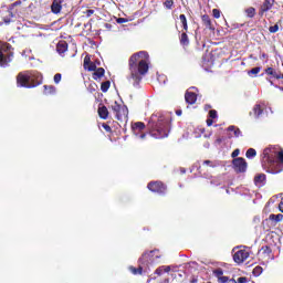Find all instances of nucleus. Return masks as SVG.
<instances>
[{
  "label": "nucleus",
  "instance_id": "obj_1",
  "mask_svg": "<svg viewBox=\"0 0 283 283\" xmlns=\"http://www.w3.org/2000/svg\"><path fill=\"white\" fill-rule=\"evenodd\" d=\"M149 53L147 51H139L134 53L129 59V72L133 85L138 86L144 75L149 72Z\"/></svg>",
  "mask_w": 283,
  "mask_h": 283
},
{
  "label": "nucleus",
  "instance_id": "obj_2",
  "mask_svg": "<svg viewBox=\"0 0 283 283\" xmlns=\"http://www.w3.org/2000/svg\"><path fill=\"white\" fill-rule=\"evenodd\" d=\"M148 135L155 139H164L169 135V120L160 113L150 116L147 124Z\"/></svg>",
  "mask_w": 283,
  "mask_h": 283
},
{
  "label": "nucleus",
  "instance_id": "obj_3",
  "mask_svg": "<svg viewBox=\"0 0 283 283\" xmlns=\"http://www.w3.org/2000/svg\"><path fill=\"white\" fill-rule=\"evenodd\" d=\"M43 84V75L38 71L25 70L17 75V86L24 88H35Z\"/></svg>",
  "mask_w": 283,
  "mask_h": 283
},
{
  "label": "nucleus",
  "instance_id": "obj_4",
  "mask_svg": "<svg viewBox=\"0 0 283 283\" xmlns=\"http://www.w3.org/2000/svg\"><path fill=\"white\" fill-rule=\"evenodd\" d=\"M272 153L273 150L271 148L263 149L261 166H262V169L265 170L268 174L276 175L279 174V170H276L275 168L276 167L275 155Z\"/></svg>",
  "mask_w": 283,
  "mask_h": 283
},
{
  "label": "nucleus",
  "instance_id": "obj_5",
  "mask_svg": "<svg viewBox=\"0 0 283 283\" xmlns=\"http://www.w3.org/2000/svg\"><path fill=\"white\" fill-rule=\"evenodd\" d=\"M14 57L13 48L10 43L0 41V67L9 66Z\"/></svg>",
  "mask_w": 283,
  "mask_h": 283
},
{
  "label": "nucleus",
  "instance_id": "obj_6",
  "mask_svg": "<svg viewBox=\"0 0 283 283\" xmlns=\"http://www.w3.org/2000/svg\"><path fill=\"white\" fill-rule=\"evenodd\" d=\"M147 189L158 196H166L168 192V186L161 180H153L147 184Z\"/></svg>",
  "mask_w": 283,
  "mask_h": 283
},
{
  "label": "nucleus",
  "instance_id": "obj_7",
  "mask_svg": "<svg viewBox=\"0 0 283 283\" xmlns=\"http://www.w3.org/2000/svg\"><path fill=\"white\" fill-rule=\"evenodd\" d=\"M111 108L115 114L116 120L127 122L128 115H129V111L127 106H122L117 102H114Z\"/></svg>",
  "mask_w": 283,
  "mask_h": 283
},
{
  "label": "nucleus",
  "instance_id": "obj_8",
  "mask_svg": "<svg viewBox=\"0 0 283 283\" xmlns=\"http://www.w3.org/2000/svg\"><path fill=\"white\" fill-rule=\"evenodd\" d=\"M160 259L159 250H151L150 252H145L139 258V263L143 266H148L149 264L157 262Z\"/></svg>",
  "mask_w": 283,
  "mask_h": 283
},
{
  "label": "nucleus",
  "instance_id": "obj_9",
  "mask_svg": "<svg viewBox=\"0 0 283 283\" xmlns=\"http://www.w3.org/2000/svg\"><path fill=\"white\" fill-rule=\"evenodd\" d=\"M248 163L243 157L232 159V168L237 174H244L247 171Z\"/></svg>",
  "mask_w": 283,
  "mask_h": 283
},
{
  "label": "nucleus",
  "instance_id": "obj_10",
  "mask_svg": "<svg viewBox=\"0 0 283 283\" xmlns=\"http://www.w3.org/2000/svg\"><path fill=\"white\" fill-rule=\"evenodd\" d=\"M250 255L251 253L249 251L242 249L232 254V260H234L237 264H242Z\"/></svg>",
  "mask_w": 283,
  "mask_h": 283
},
{
  "label": "nucleus",
  "instance_id": "obj_11",
  "mask_svg": "<svg viewBox=\"0 0 283 283\" xmlns=\"http://www.w3.org/2000/svg\"><path fill=\"white\" fill-rule=\"evenodd\" d=\"M275 0H263L260 10L259 15L263 17L269 10H271L274 7Z\"/></svg>",
  "mask_w": 283,
  "mask_h": 283
},
{
  "label": "nucleus",
  "instance_id": "obj_12",
  "mask_svg": "<svg viewBox=\"0 0 283 283\" xmlns=\"http://www.w3.org/2000/svg\"><path fill=\"white\" fill-rule=\"evenodd\" d=\"M13 18H14L13 11L8 9L7 12L1 18L2 21L0 22V27L10 25L13 21L12 20Z\"/></svg>",
  "mask_w": 283,
  "mask_h": 283
},
{
  "label": "nucleus",
  "instance_id": "obj_13",
  "mask_svg": "<svg viewBox=\"0 0 283 283\" xmlns=\"http://www.w3.org/2000/svg\"><path fill=\"white\" fill-rule=\"evenodd\" d=\"M83 67L85 71H88V72H94V71L98 70L96 64L91 61L88 55H86L84 57Z\"/></svg>",
  "mask_w": 283,
  "mask_h": 283
},
{
  "label": "nucleus",
  "instance_id": "obj_14",
  "mask_svg": "<svg viewBox=\"0 0 283 283\" xmlns=\"http://www.w3.org/2000/svg\"><path fill=\"white\" fill-rule=\"evenodd\" d=\"M213 275L218 279L219 283H227L229 281V276H223V270L221 268L213 270Z\"/></svg>",
  "mask_w": 283,
  "mask_h": 283
},
{
  "label": "nucleus",
  "instance_id": "obj_15",
  "mask_svg": "<svg viewBox=\"0 0 283 283\" xmlns=\"http://www.w3.org/2000/svg\"><path fill=\"white\" fill-rule=\"evenodd\" d=\"M269 221L274 222V226H276V223L282 222L283 221V214L279 213V214H273L271 213L269 216V219H265L262 224L265 226V223H268Z\"/></svg>",
  "mask_w": 283,
  "mask_h": 283
},
{
  "label": "nucleus",
  "instance_id": "obj_16",
  "mask_svg": "<svg viewBox=\"0 0 283 283\" xmlns=\"http://www.w3.org/2000/svg\"><path fill=\"white\" fill-rule=\"evenodd\" d=\"M63 2L64 0H53L51 4L52 13L59 14L61 12V9H63Z\"/></svg>",
  "mask_w": 283,
  "mask_h": 283
},
{
  "label": "nucleus",
  "instance_id": "obj_17",
  "mask_svg": "<svg viewBox=\"0 0 283 283\" xmlns=\"http://www.w3.org/2000/svg\"><path fill=\"white\" fill-rule=\"evenodd\" d=\"M98 116L102 120H107L109 117V112L107 106H104L102 104H99L98 106Z\"/></svg>",
  "mask_w": 283,
  "mask_h": 283
},
{
  "label": "nucleus",
  "instance_id": "obj_18",
  "mask_svg": "<svg viewBox=\"0 0 283 283\" xmlns=\"http://www.w3.org/2000/svg\"><path fill=\"white\" fill-rule=\"evenodd\" d=\"M185 101L187 104L193 105L196 102H198V95L193 92H186Z\"/></svg>",
  "mask_w": 283,
  "mask_h": 283
},
{
  "label": "nucleus",
  "instance_id": "obj_19",
  "mask_svg": "<svg viewBox=\"0 0 283 283\" xmlns=\"http://www.w3.org/2000/svg\"><path fill=\"white\" fill-rule=\"evenodd\" d=\"M201 19H202V24H203L207 29H209L210 31H214V30H216V28L213 27V23H212L211 18H210L209 14H203V15L201 17Z\"/></svg>",
  "mask_w": 283,
  "mask_h": 283
},
{
  "label": "nucleus",
  "instance_id": "obj_20",
  "mask_svg": "<svg viewBox=\"0 0 283 283\" xmlns=\"http://www.w3.org/2000/svg\"><path fill=\"white\" fill-rule=\"evenodd\" d=\"M105 76V69H95L93 74H92V78L95 81V82H101L102 77Z\"/></svg>",
  "mask_w": 283,
  "mask_h": 283
},
{
  "label": "nucleus",
  "instance_id": "obj_21",
  "mask_svg": "<svg viewBox=\"0 0 283 283\" xmlns=\"http://www.w3.org/2000/svg\"><path fill=\"white\" fill-rule=\"evenodd\" d=\"M265 74L270 75L272 78L282 80V73L273 67L265 69Z\"/></svg>",
  "mask_w": 283,
  "mask_h": 283
},
{
  "label": "nucleus",
  "instance_id": "obj_22",
  "mask_svg": "<svg viewBox=\"0 0 283 283\" xmlns=\"http://www.w3.org/2000/svg\"><path fill=\"white\" fill-rule=\"evenodd\" d=\"M179 44H181L184 48L190 45V40L188 35V31H184L181 35H179Z\"/></svg>",
  "mask_w": 283,
  "mask_h": 283
},
{
  "label": "nucleus",
  "instance_id": "obj_23",
  "mask_svg": "<svg viewBox=\"0 0 283 283\" xmlns=\"http://www.w3.org/2000/svg\"><path fill=\"white\" fill-rule=\"evenodd\" d=\"M69 44L66 41L61 40L59 41L57 45H56V51L60 55L64 54L67 51Z\"/></svg>",
  "mask_w": 283,
  "mask_h": 283
},
{
  "label": "nucleus",
  "instance_id": "obj_24",
  "mask_svg": "<svg viewBox=\"0 0 283 283\" xmlns=\"http://www.w3.org/2000/svg\"><path fill=\"white\" fill-rule=\"evenodd\" d=\"M265 180H266V175L265 174H259L254 178V184H255L256 187H263Z\"/></svg>",
  "mask_w": 283,
  "mask_h": 283
},
{
  "label": "nucleus",
  "instance_id": "obj_25",
  "mask_svg": "<svg viewBox=\"0 0 283 283\" xmlns=\"http://www.w3.org/2000/svg\"><path fill=\"white\" fill-rule=\"evenodd\" d=\"M170 271H171L170 265H161L156 269L155 274H157L158 276H161L164 273H169Z\"/></svg>",
  "mask_w": 283,
  "mask_h": 283
},
{
  "label": "nucleus",
  "instance_id": "obj_26",
  "mask_svg": "<svg viewBox=\"0 0 283 283\" xmlns=\"http://www.w3.org/2000/svg\"><path fill=\"white\" fill-rule=\"evenodd\" d=\"M56 93V87L53 85H44L43 86V95H55Z\"/></svg>",
  "mask_w": 283,
  "mask_h": 283
},
{
  "label": "nucleus",
  "instance_id": "obj_27",
  "mask_svg": "<svg viewBox=\"0 0 283 283\" xmlns=\"http://www.w3.org/2000/svg\"><path fill=\"white\" fill-rule=\"evenodd\" d=\"M259 254H262L263 258H269L272 254V249L269 245H262V248L259 251Z\"/></svg>",
  "mask_w": 283,
  "mask_h": 283
},
{
  "label": "nucleus",
  "instance_id": "obj_28",
  "mask_svg": "<svg viewBox=\"0 0 283 283\" xmlns=\"http://www.w3.org/2000/svg\"><path fill=\"white\" fill-rule=\"evenodd\" d=\"M134 133L138 134L139 132L146 129V124L142 123V122H137L135 124H133L132 126Z\"/></svg>",
  "mask_w": 283,
  "mask_h": 283
},
{
  "label": "nucleus",
  "instance_id": "obj_29",
  "mask_svg": "<svg viewBox=\"0 0 283 283\" xmlns=\"http://www.w3.org/2000/svg\"><path fill=\"white\" fill-rule=\"evenodd\" d=\"M143 264L140 263V265L139 266H133V265H130L129 268H128V270L130 271V273L133 274V275H142L143 274Z\"/></svg>",
  "mask_w": 283,
  "mask_h": 283
},
{
  "label": "nucleus",
  "instance_id": "obj_30",
  "mask_svg": "<svg viewBox=\"0 0 283 283\" xmlns=\"http://www.w3.org/2000/svg\"><path fill=\"white\" fill-rule=\"evenodd\" d=\"M179 21H181L184 31L188 32V31H189V25H188L187 15H185V14H179Z\"/></svg>",
  "mask_w": 283,
  "mask_h": 283
},
{
  "label": "nucleus",
  "instance_id": "obj_31",
  "mask_svg": "<svg viewBox=\"0 0 283 283\" xmlns=\"http://www.w3.org/2000/svg\"><path fill=\"white\" fill-rule=\"evenodd\" d=\"M227 130H228V132H233L235 138H239V137L242 135L241 129H240V128H237L234 125H230V126L227 128Z\"/></svg>",
  "mask_w": 283,
  "mask_h": 283
},
{
  "label": "nucleus",
  "instance_id": "obj_32",
  "mask_svg": "<svg viewBox=\"0 0 283 283\" xmlns=\"http://www.w3.org/2000/svg\"><path fill=\"white\" fill-rule=\"evenodd\" d=\"M252 112H254L255 118H260L262 116V114H263V108H262V106L260 104H256L254 106V108L252 109Z\"/></svg>",
  "mask_w": 283,
  "mask_h": 283
},
{
  "label": "nucleus",
  "instance_id": "obj_33",
  "mask_svg": "<svg viewBox=\"0 0 283 283\" xmlns=\"http://www.w3.org/2000/svg\"><path fill=\"white\" fill-rule=\"evenodd\" d=\"M245 13L249 19H253L256 14L255 8H253V7L248 8L245 10Z\"/></svg>",
  "mask_w": 283,
  "mask_h": 283
},
{
  "label": "nucleus",
  "instance_id": "obj_34",
  "mask_svg": "<svg viewBox=\"0 0 283 283\" xmlns=\"http://www.w3.org/2000/svg\"><path fill=\"white\" fill-rule=\"evenodd\" d=\"M256 156V150L254 148H249L245 153V157L251 159V158H255Z\"/></svg>",
  "mask_w": 283,
  "mask_h": 283
},
{
  "label": "nucleus",
  "instance_id": "obj_35",
  "mask_svg": "<svg viewBox=\"0 0 283 283\" xmlns=\"http://www.w3.org/2000/svg\"><path fill=\"white\" fill-rule=\"evenodd\" d=\"M261 71H262V67L261 66H258V67H254V69H252V70H249L248 71V75L249 76H252V75H258V74H260L261 73Z\"/></svg>",
  "mask_w": 283,
  "mask_h": 283
},
{
  "label": "nucleus",
  "instance_id": "obj_36",
  "mask_svg": "<svg viewBox=\"0 0 283 283\" xmlns=\"http://www.w3.org/2000/svg\"><path fill=\"white\" fill-rule=\"evenodd\" d=\"M111 87V81H105L101 84V91L106 93Z\"/></svg>",
  "mask_w": 283,
  "mask_h": 283
},
{
  "label": "nucleus",
  "instance_id": "obj_37",
  "mask_svg": "<svg viewBox=\"0 0 283 283\" xmlns=\"http://www.w3.org/2000/svg\"><path fill=\"white\" fill-rule=\"evenodd\" d=\"M262 272H263V268L260 266V265L255 266V269L252 270V274H253L254 276H256V277L260 276V275L262 274Z\"/></svg>",
  "mask_w": 283,
  "mask_h": 283
},
{
  "label": "nucleus",
  "instance_id": "obj_38",
  "mask_svg": "<svg viewBox=\"0 0 283 283\" xmlns=\"http://www.w3.org/2000/svg\"><path fill=\"white\" fill-rule=\"evenodd\" d=\"M22 6V1L18 0L15 2H12L9 7V10L13 11L15 7Z\"/></svg>",
  "mask_w": 283,
  "mask_h": 283
},
{
  "label": "nucleus",
  "instance_id": "obj_39",
  "mask_svg": "<svg viewBox=\"0 0 283 283\" xmlns=\"http://www.w3.org/2000/svg\"><path fill=\"white\" fill-rule=\"evenodd\" d=\"M279 31V24L276 23L275 25H272L269 28V32L271 34H275Z\"/></svg>",
  "mask_w": 283,
  "mask_h": 283
},
{
  "label": "nucleus",
  "instance_id": "obj_40",
  "mask_svg": "<svg viewBox=\"0 0 283 283\" xmlns=\"http://www.w3.org/2000/svg\"><path fill=\"white\" fill-rule=\"evenodd\" d=\"M174 6V1L172 0H166L164 2V7L167 8V9H171Z\"/></svg>",
  "mask_w": 283,
  "mask_h": 283
},
{
  "label": "nucleus",
  "instance_id": "obj_41",
  "mask_svg": "<svg viewBox=\"0 0 283 283\" xmlns=\"http://www.w3.org/2000/svg\"><path fill=\"white\" fill-rule=\"evenodd\" d=\"M63 76L60 74V73H57V74H55V76H53V82L54 83H56V84H59L60 82H61V78H62Z\"/></svg>",
  "mask_w": 283,
  "mask_h": 283
},
{
  "label": "nucleus",
  "instance_id": "obj_42",
  "mask_svg": "<svg viewBox=\"0 0 283 283\" xmlns=\"http://www.w3.org/2000/svg\"><path fill=\"white\" fill-rule=\"evenodd\" d=\"M209 117H210V119H216L217 118V111L216 109H210L209 111Z\"/></svg>",
  "mask_w": 283,
  "mask_h": 283
},
{
  "label": "nucleus",
  "instance_id": "obj_43",
  "mask_svg": "<svg viewBox=\"0 0 283 283\" xmlns=\"http://www.w3.org/2000/svg\"><path fill=\"white\" fill-rule=\"evenodd\" d=\"M83 14H84L86 18H91L92 15L95 14V10H86L85 12H83Z\"/></svg>",
  "mask_w": 283,
  "mask_h": 283
},
{
  "label": "nucleus",
  "instance_id": "obj_44",
  "mask_svg": "<svg viewBox=\"0 0 283 283\" xmlns=\"http://www.w3.org/2000/svg\"><path fill=\"white\" fill-rule=\"evenodd\" d=\"M212 13H213L214 19H220V18H221V12H220V10L213 9Z\"/></svg>",
  "mask_w": 283,
  "mask_h": 283
},
{
  "label": "nucleus",
  "instance_id": "obj_45",
  "mask_svg": "<svg viewBox=\"0 0 283 283\" xmlns=\"http://www.w3.org/2000/svg\"><path fill=\"white\" fill-rule=\"evenodd\" d=\"M102 128L105 129L106 133H112V128L108 124L103 123Z\"/></svg>",
  "mask_w": 283,
  "mask_h": 283
},
{
  "label": "nucleus",
  "instance_id": "obj_46",
  "mask_svg": "<svg viewBox=\"0 0 283 283\" xmlns=\"http://www.w3.org/2000/svg\"><path fill=\"white\" fill-rule=\"evenodd\" d=\"M127 22H128V20L126 18H119V19L116 20V23H118V24H124V23H127Z\"/></svg>",
  "mask_w": 283,
  "mask_h": 283
},
{
  "label": "nucleus",
  "instance_id": "obj_47",
  "mask_svg": "<svg viewBox=\"0 0 283 283\" xmlns=\"http://www.w3.org/2000/svg\"><path fill=\"white\" fill-rule=\"evenodd\" d=\"M238 156H240V149H235L231 153V158H237Z\"/></svg>",
  "mask_w": 283,
  "mask_h": 283
},
{
  "label": "nucleus",
  "instance_id": "obj_48",
  "mask_svg": "<svg viewBox=\"0 0 283 283\" xmlns=\"http://www.w3.org/2000/svg\"><path fill=\"white\" fill-rule=\"evenodd\" d=\"M277 159L281 164H283V150L277 153Z\"/></svg>",
  "mask_w": 283,
  "mask_h": 283
},
{
  "label": "nucleus",
  "instance_id": "obj_49",
  "mask_svg": "<svg viewBox=\"0 0 283 283\" xmlns=\"http://www.w3.org/2000/svg\"><path fill=\"white\" fill-rule=\"evenodd\" d=\"M206 123L208 127H211L213 125V118H208Z\"/></svg>",
  "mask_w": 283,
  "mask_h": 283
},
{
  "label": "nucleus",
  "instance_id": "obj_50",
  "mask_svg": "<svg viewBox=\"0 0 283 283\" xmlns=\"http://www.w3.org/2000/svg\"><path fill=\"white\" fill-rule=\"evenodd\" d=\"M238 283H247V277L245 276H240L238 279Z\"/></svg>",
  "mask_w": 283,
  "mask_h": 283
},
{
  "label": "nucleus",
  "instance_id": "obj_51",
  "mask_svg": "<svg viewBox=\"0 0 283 283\" xmlns=\"http://www.w3.org/2000/svg\"><path fill=\"white\" fill-rule=\"evenodd\" d=\"M279 211H280L281 213H283V201H281V202L279 203Z\"/></svg>",
  "mask_w": 283,
  "mask_h": 283
},
{
  "label": "nucleus",
  "instance_id": "obj_52",
  "mask_svg": "<svg viewBox=\"0 0 283 283\" xmlns=\"http://www.w3.org/2000/svg\"><path fill=\"white\" fill-rule=\"evenodd\" d=\"M146 137H147V133H142V134L139 135V139H146Z\"/></svg>",
  "mask_w": 283,
  "mask_h": 283
},
{
  "label": "nucleus",
  "instance_id": "obj_53",
  "mask_svg": "<svg viewBox=\"0 0 283 283\" xmlns=\"http://www.w3.org/2000/svg\"><path fill=\"white\" fill-rule=\"evenodd\" d=\"M227 283H237L234 279H228Z\"/></svg>",
  "mask_w": 283,
  "mask_h": 283
},
{
  "label": "nucleus",
  "instance_id": "obj_54",
  "mask_svg": "<svg viewBox=\"0 0 283 283\" xmlns=\"http://www.w3.org/2000/svg\"><path fill=\"white\" fill-rule=\"evenodd\" d=\"M198 279L197 277H192V280H190V283H198Z\"/></svg>",
  "mask_w": 283,
  "mask_h": 283
},
{
  "label": "nucleus",
  "instance_id": "obj_55",
  "mask_svg": "<svg viewBox=\"0 0 283 283\" xmlns=\"http://www.w3.org/2000/svg\"><path fill=\"white\" fill-rule=\"evenodd\" d=\"M176 115L177 116H181L182 115V111L181 109L176 111Z\"/></svg>",
  "mask_w": 283,
  "mask_h": 283
},
{
  "label": "nucleus",
  "instance_id": "obj_56",
  "mask_svg": "<svg viewBox=\"0 0 283 283\" xmlns=\"http://www.w3.org/2000/svg\"><path fill=\"white\" fill-rule=\"evenodd\" d=\"M222 142H223L222 138H217V140H216L217 144H221Z\"/></svg>",
  "mask_w": 283,
  "mask_h": 283
},
{
  "label": "nucleus",
  "instance_id": "obj_57",
  "mask_svg": "<svg viewBox=\"0 0 283 283\" xmlns=\"http://www.w3.org/2000/svg\"><path fill=\"white\" fill-rule=\"evenodd\" d=\"M212 164V161H210V160H205L203 161V165H211Z\"/></svg>",
  "mask_w": 283,
  "mask_h": 283
},
{
  "label": "nucleus",
  "instance_id": "obj_58",
  "mask_svg": "<svg viewBox=\"0 0 283 283\" xmlns=\"http://www.w3.org/2000/svg\"><path fill=\"white\" fill-rule=\"evenodd\" d=\"M233 137V135H229L228 138L231 139Z\"/></svg>",
  "mask_w": 283,
  "mask_h": 283
},
{
  "label": "nucleus",
  "instance_id": "obj_59",
  "mask_svg": "<svg viewBox=\"0 0 283 283\" xmlns=\"http://www.w3.org/2000/svg\"><path fill=\"white\" fill-rule=\"evenodd\" d=\"M264 230L269 231V228L263 227Z\"/></svg>",
  "mask_w": 283,
  "mask_h": 283
},
{
  "label": "nucleus",
  "instance_id": "obj_60",
  "mask_svg": "<svg viewBox=\"0 0 283 283\" xmlns=\"http://www.w3.org/2000/svg\"><path fill=\"white\" fill-rule=\"evenodd\" d=\"M270 84H271V85H274L273 81H270Z\"/></svg>",
  "mask_w": 283,
  "mask_h": 283
},
{
  "label": "nucleus",
  "instance_id": "obj_61",
  "mask_svg": "<svg viewBox=\"0 0 283 283\" xmlns=\"http://www.w3.org/2000/svg\"><path fill=\"white\" fill-rule=\"evenodd\" d=\"M281 80H283V74H281Z\"/></svg>",
  "mask_w": 283,
  "mask_h": 283
},
{
  "label": "nucleus",
  "instance_id": "obj_62",
  "mask_svg": "<svg viewBox=\"0 0 283 283\" xmlns=\"http://www.w3.org/2000/svg\"><path fill=\"white\" fill-rule=\"evenodd\" d=\"M91 91L95 92V88H91Z\"/></svg>",
  "mask_w": 283,
  "mask_h": 283
},
{
  "label": "nucleus",
  "instance_id": "obj_63",
  "mask_svg": "<svg viewBox=\"0 0 283 283\" xmlns=\"http://www.w3.org/2000/svg\"><path fill=\"white\" fill-rule=\"evenodd\" d=\"M91 91L95 92V88H91Z\"/></svg>",
  "mask_w": 283,
  "mask_h": 283
},
{
  "label": "nucleus",
  "instance_id": "obj_64",
  "mask_svg": "<svg viewBox=\"0 0 283 283\" xmlns=\"http://www.w3.org/2000/svg\"><path fill=\"white\" fill-rule=\"evenodd\" d=\"M208 283H210V282H208Z\"/></svg>",
  "mask_w": 283,
  "mask_h": 283
}]
</instances>
